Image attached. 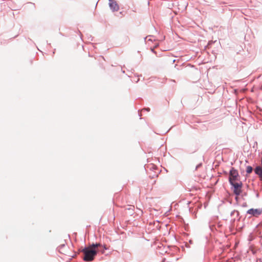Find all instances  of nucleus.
<instances>
[{
    "label": "nucleus",
    "instance_id": "obj_1",
    "mask_svg": "<svg viewBox=\"0 0 262 262\" xmlns=\"http://www.w3.org/2000/svg\"><path fill=\"white\" fill-rule=\"evenodd\" d=\"M84 254L83 259L85 261H92L97 255V251L96 249L85 248L82 250Z\"/></svg>",
    "mask_w": 262,
    "mask_h": 262
},
{
    "label": "nucleus",
    "instance_id": "obj_2",
    "mask_svg": "<svg viewBox=\"0 0 262 262\" xmlns=\"http://www.w3.org/2000/svg\"><path fill=\"white\" fill-rule=\"evenodd\" d=\"M238 176V172L236 170L232 168L230 171L229 182L230 183L235 182Z\"/></svg>",
    "mask_w": 262,
    "mask_h": 262
},
{
    "label": "nucleus",
    "instance_id": "obj_3",
    "mask_svg": "<svg viewBox=\"0 0 262 262\" xmlns=\"http://www.w3.org/2000/svg\"><path fill=\"white\" fill-rule=\"evenodd\" d=\"M234 187V192L236 195H239L242 192L241 188L242 186V184L241 182H233L230 183Z\"/></svg>",
    "mask_w": 262,
    "mask_h": 262
},
{
    "label": "nucleus",
    "instance_id": "obj_4",
    "mask_svg": "<svg viewBox=\"0 0 262 262\" xmlns=\"http://www.w3.org/2000/svg\"><path fill=\"white\" fill-rule=\"evenodd\" d=\"M109 6L113 11H117L119 7L116 1L114 0H108Z\"/></svg>",
    "mask_w": 262,
    "mask_h": 262
},
{
    "label": "nucleus",
    "instance_id": "obj_5",
    "mask_svg": "<svg viewBox=\"0 0 262 262\" xmlns=\"http://www.w3.org/2000/svg\"><path fill=\"white\" fill-rule=\"evenodd\" d=\"M262 212L261 210L259 209H250L247 211V213L253 216L260 215Z\"/></svg>",
    "mask_w": 262,
    "mask_h": 262
},
{
    "label": "nucleus",
    "instance_id": "obj_6",
    "mask_svg": "<svg viewBox=\"0 0 262 262\" xmlns=\"http://www.w3.org/2000/svg\"><path fill=\"white\" fill-rule=\"evenodd\" d=\"M101 246V244L100 243H97V244H93L91 245L90 247H88V248L92 249H95L96 248H97L98 247Z\"/></svg>",
    "mask_w": 262,
    "mask_h": 262
},
{
    "label": "nucleus",
    "instance_id": "obj_7",
    "mask_svg": "<svg viewBox=\"0 0 262 262\" xmlns=\"http://www.w3.org/2000/svg\"><path fill=\"white\" fill-rule=\"evenodd\" d=\"M253 170V168L251 166H248L247 167V169H246V172L248 173H250L251 172H252Z\"/></svg>",
    "mask_w": 262,
    "mask_h": 262
},
{
    "label": "nucleus",
    "instance_id": "obj_8",
    "mask_svg": "<svg viewBox=\"0 0 262 262\" xmlns=\"http://www.w3.org/2000/svg\"><path fill=\"white\" fill-rule=\"evenodd\" d=\"M144 110H146L147 111H149L150 108H144V109H143L142 111H143Z\"/></svg>",
    "mask_w": 262,
    "mask_h": 262
},
{
    "label": "nucleus",
    "instance_id": "obj_9",
    "mask_svg": "<svg viewBox=\"0 0 262 262\" xmlns=\"http://www.w3.org/2000/svg\"><path fill=\"white\" fill-rule=\"evenodd\" d=\"M104 249H105V250H106V249H107V248L106 247V246H105V245L104 246Z\"/></svg>",
    "mask_w": 262,
    "mask_h": 262
}]
</instances>
